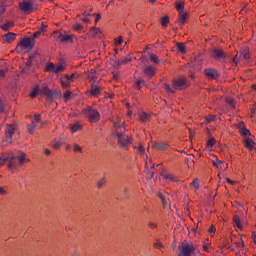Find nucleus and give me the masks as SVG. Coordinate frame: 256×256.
Returning <instances> with one entry per match:
<instances>
[{
  "label": "nucleus",
  "mask_w": 256,
  "mask_h": 256,
  "mask_svg": "<svg viewBox=\"0 0 256 256\" xmlns=\"http://www.w3.org/2000/svg\"><path fill=\"white\" fill-rule=\"evenodd\" d=\"M172 86L169 84H164V89L168 91V93H175V91H183V89H187V87L191 86V82L187 80V77L180 76L172 81Z\"/></svg>",
  "instance_id": "nucleus-1"
},
{
  "label": "nucleus",
  "mask_w": 256,
  "mask_h": 256,
  "mask_svg": "<svg viewBox=\"0 0 256 256\" xmlns=\"http://www.w3.org/2000/svg\"><path fill=\"white\" fill-rule=\"evenodd\" d=\"M114 128H115V133L112 134V137H117L118 141V145L123 147L124 149H127V147H129V145H131V138H129V136L125 135V128H122L121 125H119V123L114 122Z\"/></svg>",
  "instance_id": "nucleus-2"
},
{
  "label": "nucleus",
  "mask_w": 256,
  "mask_h": 256,
  "mask_svg": "<svg viewBox=\"0 0 256 256\" xmlns=\"http://www.w3.org/2000/svg\"><path fill=\"white\" fill-rule=\"evenodd\" d=\"M24 163L25 153L18 156L13 153H8V167L10 171H17V169H19V165H23Z\"/></svg>",
  "instance_id": "nucleus-3"
},
{
  "label": "nucleus",
  "mask_w": 256,
  "mask_h": 256,
  "mask_svg": "<svg viewBox=\"0 0 256 256\" xmlns=\"http://www.w3.org/2000/svg\"><path fill=\"white\" fill-rule=\"evenodd\" d=\"M83 113L86 115L90 123H97L101 119V115L99 114V111H97L96 109H93V107L91 106L84 108Z\"/></svg>",
  "instance_id": "nucleus-4"
},
{
  "label": "nucleus",
  "mask_w": 256,
  "mask_h": 256,
  "mask_svg": "<svg viewBox=\"0 0 256 256\" xmlns=\"http://www.w3.org/2000/svg\"><path fill=\"white\" fill-rule=\"evenodd\" d=\"M179 249V256H191V253L195 251L193 244L189 243H182L181 246L178 247Z\"/></svg>",
  "instance_id": "nucleus-5"
},
{
  "label": "nucleus",
  "mask_w": 256,
  "mask_h": 256,
  "mask_svg": "<svg viewBox=\"0 0 256 256\" xmlns=\"http://www.w3.org/2000/svg\"><path fill=\"white\" fill-rule=\"evenodd\" d=\"M212 57L217 59V61H222V63L227 62V54H225L223 48H214L212 51Z\"/></svg>",
  "instance_id": "nucleus-6"
},
{
  "label": "nucleus",
  "mask_w": 256,
  "mask_h": 256,
  "mask_svg": "<svg viewBox=\"0 0 256 256\" xmlns=\"http://www.w3.org/2000/svg\"><path fill=\"white\" fill-rule=\"evenodd\" d=\"M204 75L207 77L208 81H215V79H219L221 74L215 68H205Z\"/></svg>",
  "instance_id": "nucleus-7"
},
{
  "label": "nucleus",
  "mask_w": 256,
  "mask_h": 256,
  "mask_svg": "<svg viewBox=\"0 0 256 256\" xmlns=\"http://www.w3.org/2000/svg\"><path fill=\"white\" fill-rule=\"evenodd\" d=\"M46 71L51 72V73H56V75H57L59 73H62V71H65V65L59 64V65L55 66V64L50 62L46 65Z\"/></svg>",
  "instance_id": "nucleus-8"
},
{
  "label": "nucleus",
  "mask_w": 256,
  "mask_h": 256,
  "mask_svg": "<svg viewBox=\"0 0 256 256\" xmlns=\"http://www.w3.org/2000/svg\"><path fill=\"white\" fill-rule=\"evenodd\" d=\"M19 8L24 13H31L33 11V2L31 0H23L19 3Z\"/></svg>",
  "instance_id": "nucleus-9"
},
{
  "label": "nucleus",
  "mask_w": 256,
  "mask_h": 256,
  "mask_svg": "<svg viewBox=\"0 0 256 256\" xmlns=\"http://www.w3.org/2000/svg\"><path fill=\"white\" fill-rule=\"evenodd\" d=\"M20 47H24V49H33L35 47V39L34 38H24L20 41Z\"/></svg>",
  "instance_id": "nucleus-10"
},
{
  "label": "nucleus",
  "mask_w": 256,
  "mask_h": 256,
  "mask_svg": "<svg viewBox=\"0 0 256 256\" xmlns=\"http://www.w3.org/2000/svg\"><path fill=\"white\" fill-rule=\"evenodd\" d=\"M143 73L146 77H148V79H151V77H153L155 75V73H157V68L149 65L144 67L143 69Z\"/></svg>",
  "instance_id": "nucleus-11"
},
{
  "label": "nucleus",
  "mask_w": 256,
  "mask_h": 256,
  "mask_svg": "<svg viewBox=\"0 0 256 256\" xmlns=\"http://www.w3.org/2000/svg\"><path fill=\"white\" fill-rule=\"evenodd\" d=\"M153 149H156L157 151H167L169 149V144L164 142H154L152 145Z\"/></svg>",
  "instance_id": "nucleus-12"
},
{
  "label": "nucleus",
  "mask_w": 256,
  "mask_h": 256,
  "mask_svg": "<svg viewBox=\"0 0 256 256\" xmlns=\"http://www.w3.org/2000/svg\"><path fill=\"white\" fill-rule=\"evenodd\" d=\"M15 134V128H13V125H8L6 128V141L7 143H11V139L13 135Z\"/></svg>",
  "instance_id": "nucleus-13"
},
{
  "label": "nucleus",
  "mask_w": 256,
  "mask_h": 256,
  "mask_svg": "<svg viewBox=\"0 0 256 256\" xmlns=\"http://www.w3.org/2000/svg\"><path fill=\"white\" fill-rule=\"evenodd\" d=\"M63 89H69L71 87V82L69 81V75L65 74L60 79Z\"/></svg>",
  "instance_id": "nucleus-14"
},
{
  "label": "nucleus",
  "mask_w": 256,
  "mask_h": 256,
  "mask_svg": "<svg viewBox=\"0 0 256 256\" xmlns=\"http://www.w3.org/2000/svg\"><path fill=\"white\" fill-rule=\"evenodd\" d=\"M244 147L248 149V151H253V149H255V141H253L251 138H245Z\"/></svg>",
  "instance_id": "nucleus-15"
},
{
  "label": "nucleus",
  "mask_w": 256,
  "mask_h": 256,
  "mask_svg": "<svg viewBox=\"0 0 256 256\" xmlns=\"http://www.w3.org/2000/svg\"><path fill=\"white\" fill-rule=\"evenodd\" d=\"M111 61H113L116 65V67H121V65H125L126 63H129L131 61V56H125L122 60H115L114 58H111Z\"/></svg>",
  "instance_id": "nucleus-16"
},
{
  "label": "nucleus",
  "mask_w": 256,
  "mask_h": 256,
  "mask_svg": "<svg viewBox=\"0 0 256 256\" xmlns=\"http://www.w3.org/2000/svg\"><path fill=\"white\" fill-rule=\"evenodd\" d=\"M15 37H17L16 33L9 32L6 35H4V41L6 43H13V41H15Z\"/></svg>",
  "instance_id": "nucleus-17"
},
{
  "label": "nucleus",
  "mask_w": 256,
  "mask_h": 256,
  "mask_svg": "<svg viewBox=\"0 0 256 256\" xmlns=\"http://www.w3.org/2000/svg\"><path fill=\"white\" fill-rule=\"evenodd\" d=\"M58 39L62 41V43H68L69 41H73V35H63V33H59Z\"/></svg>",
  "instance_id": "nucleus-18"
},
{
  "label": "nucleus",
  "mask_w": 256,
  "mask_h": 256,
  "mask_svg": "<svg viewBox=\"0 0 256 256\" xmlns=\"http://www.w3.org/2000/svg\"><path fill=\"white\" fill-rule=\"evenodd\" d=\"M139 117L142 123H147L151 119V114H148L147 112H140Z\"/></svg>",
  "instance_id": "nucleus-19"
},
{
  "label": "nucleus",
  "mask_w": 256,
  "mask_h": 256,
  "mask_svg": "<svg viewBox=\"0 0 256 256\" xmlns=\"http://www.w3.org/2000/svg\"><path fill=\"white\" fill-rule=\"evenodd\" d=\"M40 94L45 95L49 99L51 97V89L47 85H43L42 89H40Z\"/></svg>",
  "instance_id": "nucleus-20"
},
{
  "label": "nucleus",
  "mask_w": 256,
  "mask_h": 256,
  "mask_svg": "<svg viewBox=\"0 0 256 256\" xmlns=\"http://www.w3.org/2000/svg\"><path fill=\"white\" fill-rule=\"evenodd\" d=\"M101 93V88L96 85H92L90 89V95H93V97H97Z\"/></svg>",
  "instance_id": "nucleus-21"
},
{
  "label": "nucleus",
  "mask_w": 256,
  "mask_h": 256,
  "mask_svg": "<svg viewBox=\"0 0 256 256\" xmlns=\"http://www.w3.org/2000/svg\"><path fill=\"white\" fill-rule=\"evenodd\" d=\"M233 223L234 226L237 227V229H243V224H241V218L239 217V215H235L233 217Z\"/></svg>",
  "instance_id": "nucleus-22"
},
{
  "label": "nucleus",
  "mask_w": 256,
  "mask_h": 256,
  "mask_svg": "<svg viewBox=\"0 0 256 256\" xmlns=\"http://www.w3.org/2000/svg\"><path fill=\"white\" fill-rule=\"evenodd\" d=\"M150 61L152 63H155L156 65H159V63H165V61L159 60V57L154 53H149Z\"/></svg>",
  "instance_id": "nucleus-23"
},
{
  "label": "nucleus",
  "mask_w": 256,
  "mask_h": 256,
  "mask_svg": "<svg viewBox=\"0 0 256 256\" xmlns=\"http://www.w3.org/2000/svg\"><path fill=\"white\" fill-rule=\"evenodd\" d=\"M176 47H177L179 53H182V54L186 53L187 47L185 46V43L178 42V43H176Z\"/></svg>",
  "instance_id": "nucleus-24"
},
{
  "label": "nucleus",
  "mask_w": 256,
  "mask_h": 256,
  "mask_svg": "<svg viewBox=\"0 0 256 256\" xmlns=\"http://www.w3.org/2000/svg\"><path fill=\"white\" fill-rule=\"evenodd\" d=\"M187 19V12H179V23L180 25H185V20Z\"/></svg>",
  "instance_id": "nucleus-25"
},
{
  "label": "nucleus",
  "mask_w": 256,
  "mask_h": 256,
  "mask_svg": "<svg viewBox=\"0 0 256 256\" xmlns=\"http://www.w3.org/2000/svg\"><path fill=\"white\" fill-rule=\"evenodd\" d=\"M61 97V91L58 90H51V96L49 98L50 101H53V99H59Z\"/></svg>",
  "instance_id": "nucleus-26"
},
{
  "label": "nucleus",
  "mask_w": 256,
  "mask_h": 256,
  "mask_svg": "<svg viewBox=\"0 0 256 256\" xmlns=\"http://www.w3.org/2000/svg\"><path fill=\"white\" fill-rule=\"evenodd\" d=\"M39 93H41V89L39 88V85L35 86L33 91L30 93V97L32 99H35V97H37V95H39Z\"/></svg>",
  "instance_id": "nucleus-27"
},
{
  "label": "nucleus",
  "mask_w": 256,
  "mask_h": 256,
  "mask_svg": "<svg viewBox=\"0 0 256 256\" xmlns=\"http://www.w3.org/2000/svg\"><path fill=\"white\" fill-rule=\"evenodd\" d=\"M240 134L243 136V137H246V139L251 136V131H249V129H247L246 127H243L240 129Z\"/></svg>",
  "instance_id": "nucleus-28"
},
{
  "label": "nucleus",
  "mask_w": 256,
  "mask_h": 256,
  "mask_svg": "<svg viewBox=\"0 0 256 256\" xmlns=\"http://www.w3.org/2000/svg\"><path fill=\"white\" fill-rule=\"evenodd\" d=\"M6 161H9V154H4L0 156V167H2V165H5Z\"/></svg>",
  "instance_id": "nucleus-29"
},
{
  "label": "nucleus",
  "mask_w": 256,
  "mask_h": 256,
  "mask_svg": "<svg viewBox=\"0 0 256 256\" xmlns=\"http://www.w3.org/2000/svg\"><path fill=\"white\" fill-rule=\"evenodd\" d=\"M176 9L178 13L183 12V9H185V2L176 3Z\"/></svg>",
  "instance_id": "nucleus-30"
},
{
  "label": "nucleus",
  "mask_w": 256,
  "mask_h": 256,
  "mask_svg": "<svg viewBox=\"0 0 256 256\" xmlns=\"http://www.w3.org/2000/svg\"><path fill=\"white\" fill-rule=\"evenodd\" d=\"M79 130H81V125L79 123L73 124L71 126V133H77Z\"/></svg>",
  "instance_id": "nucleus-31"
},
{
  "label": "nucleus",
  "mask_w": 256,
  "mask_h": 256,
  "mask_svg": "<svg viewBox=\"0 0 256 256\" xmlns=\"http://www.w3.org/2000/svg\"><path fill=\"white\" fill-rule=\"evenodd\" d=\"M73 151L74 153H83V147L79 146V144H74Z\"/></svg>",
  "instance_id": "nucleus-32"
},
{
  "label": "nucleus",
  "mask_w": 256,
  "mask_h": 256,
  "mask_svg": "<svg viewBox=\"0 0 256 256\" xmlns=\"http://www.w3.org/2000/svg\"><path fill=\"white\" fill-rule=\"evenodd\" d=\"M35 127H37V125H35V120H32V124L28 125L29 133L33 134V132L35 131Z\"/></svg>",
  "instance_id": "nucleus-33"
},
{
  "label": "nucleus",
  "mask_w": 256,
  "mask_h": 256,
  "mask_svg": "<svg viewBox=\"0 0 256 256\" xmlns=\"http://www.w3.org/2000/svg\"><path fill=\"white\" fill-rule=\"evenodd\" d=\"M143 85H145V81H144V80H138V81L135 83V87H136V89H138V90H141V87H143Z\"/></svg>",
  "instance_id": "nucleus-34"
},
{
  "label": "nucleus",
  "mask_w": 256,
  "mask_h": 256,
  "mask_svg": "<svg viewBox=\"0 0 256 256\" xmlns=\"http://www.w3.org/2000/svg\"><path fill=\"white\" fill-rule=\"evenodd\" d=\"M162 27H167L169 25V18L167 16H164L161 21Z\"/></svg>",
  "instance_id": "nucleus-35"
},
{
  "label": "nucleus",
  "mask_w": 256,
  "mask_h": 256,
  "mask_svg": "<svg viewBox=\"0 0 256 256\" xmlns=\"http://www.w3.org/2000/svg\"><path fill=\"white\" fill-rule=\"evenodd\" d=\"M226 103H228L232 109H235V100L233 98H227Z\"/></svg>",
  "instance_id": "nucleus-36"
},
{
  "label": "nucleus",
  "mask_w": 256,
  "mask_h": 256,
  "mask_svg": "<svg viewBox=\"0 0 256 256\" xmlns=\"http://www.w3.org/2000/svg\"><path fill=\"white\" fill-rule=\"evenodd\" d=\"M213 145H215V138H210L208 141H207V148L208 149H211L213 147Z\"/></svg>",
  "instance_id": "nucleus-37"
},
{
  "label": "nucleus",
  "mask_w": 256,
  "mask_h": 256,
  "mask_svg": "<svg viewBox=\"0 0 256 256\" xmlns=\"http://www.w3.org/2000/svg\"><path fill=\"white\" fill-rule=\"evenodd\" d=\"M9 27H13V23L12 22H8L2 25V29L4 31H9Z\"/></svg>",
  "instance_id": "nucleus-38"
},
{
  "label": "nucleus",
  "mask_w": 256,
  "mask_h": 256,
  "mask_svg": "<svg viewBox=\"0 0 256 256\" xmlns=\"http://www.w3.org/2000/svg\"><path fill=\"white\" fill-rule=\"evenodd\" d=\"M122 197L124 199H129V189L128 188H124L122 191Z\"/></svg>",
  "instance_id": "nucleus-39"
},
{
  "label": "nucleus",
  "mask_w": 256,
  "mask_h": 256,
  "mask_svg": "<svg viewBox=\"0 0 256 256\" xmlns=\"http://www.w3.org/2000/svg\"><path fill=\"white\" fill-rule=\"evenodd\" d=\"M73 29H75V31H78V33H81V31H83V26L79 23H76Z\"/></svg>",
  "instance_id": "nucleus-40"
},
{
  "label": "nucleus",
  "mask_w": 256,
  "mask_h": 256,
  "mask_svg": "<svg viewBox=\"0 0 256 256\" xmlns=\"http://www.w3.org/2000/svg\"><path fill=\"white\" fill-rule=\"evenodd\" d=\"M244 59H249V50H244L240 53Z\"/></svg>",
  "instance_id": "nucleus-41"
},
{
  "label": "nucleus",
  "mask_w": 256,
  "mask_h": 256,
  "mask_svg": "<svg viewBox=\"0 0 256 256\" xmlns=\"http://www.w3.org/2000/svg\"><path fill=\"white\" fill-rule=\"evenodd\" d=\"M34 123H41V114L34 115Z\"/></svg>",
  "instance_id": "nucleus-42"
},
{
  "label": "nucleus",
  "mask_w": 256,
  "mask_h": 256,
  "mask_svg": "<svg viewBox=\"0 0 256 256\" xmlns=\"http://www.w3.org/2000/svg\"><path fill=\"white\" fill-rule=\"evenodd\" d=\"M64 99H65V101H69L71 99V92L66 91L64 93Z\"/></svg>",
  "instance_id": "nucleus-43"
},
{
  "label": "nucleus",
  "mask_w": 256,
  "mask_h": 256,
  "mask_svg": "<svg viewBox=\"0 0 256 256\" xmlns=\"http://www.w3.org/2000/svg\"><path fill=\"white\" fill-rule=\"evenodd\" d=\"M217 119V116L215 115H210L207 117V122L211 123L212 121H215Z\"/></svg>",
  "instance_id": "nucleus-44"
},
{
  "label": "nucleus",
  "mask_w": 256,
  "mask_h": 256,
  "mask_svg": "<svg viewBox=\"0 0 256 256\" xmlns=\"http://www.w3.org/2000/svg\"><path fill=\"white\" fill-rule=\"evenodd\" d=\"M165 179H169V181H177V179H175V176L171 175V174H167L165 176Z\"/></svg>",
  "instance_id": "nucleus-45"
},
{
  "label": "nucleus",
  "mask_w": 256,
  "mask_h": 256,
  "mask_svg": "<svg viewBox=\"0 0 256 256\" xmlns=\"http://www.w3.org/2000/svg\"><path fill=\"white\" fill-rule=\"evenodd\" d=\"M221 163H223V162L221 160H218V159H216V161H212V165L214 167H219V165H221Z\"/></svg>",
  "instance_id": "nucleus-46"
},
{
  "label": "nucleus",
  "mask_w": 256,
  "mask_h": 256,
  "mask_svg": "<svg viewBox=\"0 0 256 256\" xmlns=\"http://www.w3.org/2000/svg\"><path fill=\"white\" fill-rule=\"evenodd\" d=\"M192 185L195 187V189H199V181L197 179L193 180Z\"/></svg>",
  "instance_id": "nucleus-47"
},
{
  "label": "nucleus",
  "mask_w": 256,
  "mask_h": 256,
  "mask_svg": "<svg viewBox=\"0 0 256 256\" xmlns=\"http://www.w3.org/2000/svg\"><path fill=\"white\" fill-rule=\"evenodd\" d=\"M7 75V69H0V77H5Z\"/></svg>",
  "instance_id": "nucleus-48"
},
{
  "label": "nucleus",
  "mask_w": 256,
  "mask_h": 256,
  "mask_svg": "<svg viewBox=\"0 0 256 256\" xmlns=\"http://www.w3.org/2000/svg\"><path fill=\"white\" fill-rule=\"evenodd\" d=\"M54 149H59V147H61V142L57 141L53 144Z\"/></svg>",
  "instance_id": "nucleus-49"
},
{
  "label": "nucleus",
  "mask_w": 256,
  "mask_h": 256,
  "mask_svg": "<svg viewBox=\"0 0 256 256\" xmlns=\"http://www.w3.org/2000/svg\"><path fill=\"white\" fill-rule=\"evenodd\" d=\"M123 43V37H118L116 40V45H121Z\"/></svg>",
  "instance_id": "nucleus-50"
},
{
  "label": "nucleus",
  "mask_w": 256,
  "mask_h": 256,
  "mask_svg": "<svg viewBox=\"0 0 256 256\" xmlns=\"http://www.w3.org/2000/svg\"><path fill=\"white\" fill-rule=\"evenodd\" d=\"M239 59H240L239 54H236L235 57L233 58V63H236L237 65V63H239Z\"/></svg>",
  "instance_id": "nucleus-51"
},
{
  "label": "nucleus",
  "mask_w": 256,
  "mask_h": 256,
  "mask_svg": "<svg viewBox=\"0 0 256 256\" xmlns=\"http://www.w3.org/2000/svg\"><path fill=\"white\" fill-rule=\"evenodd\" d=\"M81 21H83L84 23H91V20L87 18V16H84L83 18H81Z\"/></svg>",
  "instance_id": "nucleus-52"
},
{
  "label": "nucleus",
  "mask_w": 256,
  "mask_h": 256,
  "mask_svg": "<svg viewBox=\"0 0 256 256\" xmlns=\"http://www.w3.org/2000/svg\"><path fill=\"white\" fill-rule=\"evenodd\" d=\"M154 247H156L157 249H161V247H163V244L161 242H156L154 243Z\"/></svg>",
  "instance_id": "nucleus-53"
},
{
  "label": "nucleus",
  "mask_w": 256,
  "mask_h": 256,
  "mask_svg": "<svg viewBox=\"0 0 256 256\" xmlns=\"http://www.w3.org/2000/svg\"><path fill=\"white\" fill-rule=\"evenodd\" d=\"M148 226L150 227V229H156L157 224L152 223V222H149V223H148Z\"/></svg>",
  "instance_id": "nucleus-54"
},
{
  "label": "nucleus",
  "mask_w": 256,
  "mask_h": 256,
  "mask_svg": "<svg viewBox=\"0 0 256 256\" xmlns=\"http://www.w3.org/2000/svg\"><path fill=\"white\" fill-rule=\"evenodd\" d=\"M0 195H7V190H5L3 187H0Z\"/></svg>",
  "instance_id": "nucleus-55"
},
{
  "label": "nucleus",
  "mask_w": 256,
  "mask_h": 256,
  "mask_svg": "<svg viewBox=\"0 0 256 256\" xmlns=\"http://www.w3.org/2000/svg\"><path fill=\"white\" fill-rule=\"evenodd\" d=\"M39 35H41V31L34 32L33 39H37V37H39Z\"/></svg>",
  "instance_id": "nucleus-56"
},
{
  "label": "nucleus",
  "mask_w": 256,
  "mask_h": 256,
  "mask_svg": "<svg viewBox=\"0 0 256 256\" xmlns=\"http://www.w3.org/2000/svg\"><path fill=\"white\" fill-rule=\"evenodd\" d=\"M93 15L96 16L95 18L96 23L101 20V14H93Z\"/></svg>",
  "instance_id": "nucleus-57"
},
{
  "label": "nucleus",
  "mask_w": 256,
  "mask_h": 256,
  "mask_svg": "<svg viewBox=\"0 0 256 256\" xmlns=\"http://www.w3.org/2000/svg\"><path fill=\"white\" fill-rule=\"evenodd\" d=\"M215 231H216L215 226H211V227L209 228V230H208V232H209L210 234L215 233Z\"/></svg>",
  "instance_id": "nucleus-58"
},
{
  "label": "nucleus",
  "mask_w": 256,
  "mask_h": 256,
  "mask_svg": "<svg viewBox=\"0 0 256 256\" xmlns=\"http://www.w3.org/2000/svg\"><path fill=\"white\" fill-rule=\"evenodd\" d=\"M161 203H162L163 207L165 208V207H167V204L169 202L167 201V199L164 198L163 200H161Z\"/></svg>",
  "instance_id": "nucleus-59"
},
{
  "label": "nucleus",
  "mask_w": 256,
  "mask_h": 256,
  "mask_svg": "<svg viewBox=\"0 0 256 256\" xmlns=\"http://www.w3.org/2000/svg\"><path fill=\"white\" fill-rule=\"evenodd\" d=\"M103 185H105V180H104V179H102V180H100V181L98 182V187H99V188L103 187Z\"/></svg>",
  "instance_id": "nucleus-60"
},
{
  "label": "nucleus",
  "mask_w": 256,
  "mask_h": 256,
  "mask_svg": "<svg viewBox=\"0 0 256 256\" xmlns=\"http://www.w3.org/2000/svg\"><path fill=\"white\" fill-rule=\"evenodd\" d=\"M138 151H139L140 153H145V148H143V146H139V147H138Z\"/></svg>",
  "instance_id": "nucleus-61"
},
{
  "label": "nucleus",
  "mask_w": 256,
  "mask_h": 256,
  "mask_svg": "<svg viewBox=\"0 0 256 256\" xmlns=\"http://www.w3.org/2000/svg\"><path fill=\"white\" fill-rule=\"evenodd\" d=\"M188 76L190 77V79H195V74L193 72H190Z\"/></svg>",
  "instance_id": "nucleus-62"
},
{
  "label": "nucleus",
  "mask_w": 256,
  "mask_h": 256,
  "mask_svg": "<svg viewBox=\"0 0 256 256\" xmlns=\"http://www.w3.org/2000/svg\"><path fill=\"white\" fill-rule=\"evenodd\" d=\"M45 29H47V25L42 24V25H41V28H40V31H45Z\"/></svg>",
  "instance_id": "nucleus-63"
},
{
  "label": "nucleus",
  "mask_w": 256,
  "mask_h": 256,
  "mask_svg": "<svg viewBox=\"0 0 256 256\" xmlns=\"http://www.w3.org/2000/svg\"><path fill=\"white\" fill-rule=\"evenodd\" d=\"M158 197H159V199H161V201H163L165 199V196H163V194H161V193H158Z\"/></svg>",
  "instance_id": "nucleus-64"
}]
</instances>
